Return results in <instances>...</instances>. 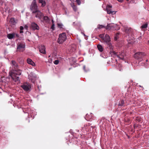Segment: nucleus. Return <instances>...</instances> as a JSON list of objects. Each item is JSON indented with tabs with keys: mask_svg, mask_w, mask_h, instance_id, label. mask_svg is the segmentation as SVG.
Listing matches in <instances>:
<instances>
[{
	"mask_svg": "<svg viewBox=\"0 0 149 149\" xmlns=\"http://www.w3.org/2000/svg\"><path fill=\"white\" fill-rule=\"evenodd\" d=\"M136 120L137 122L141 123H142L143 122L142 119L141 118L139 117H136Z\"/></svg>",
	"mask_w": 149,
	"mask_h": 149,
	"instance_id": "dca6fc26",
	"label": "nucleus"
},
{
	"mask_svg": "<svg viewBox=\"0 0 149 149\" xmlns=\"http://www.w3.org/2000/svg\"><path fill=\"white\" fill-rule=\"evenodd\" d=\"M57 25L58 27L60 29L62 28V27L63 26V24L60 23L58 24Z\"/></svg>",
	"mask_w": 149,
	"mask_h": 149,
	"instance_id": "c85d7f7f",
	"label": "nucleus"
},
{
	"mask_svg": "<svg viewBox=\"0 0 149 149\" xmlns=\"http://www.w3.org/2000/svg\"><path fill=\"white\" fill-rule=\"evenodd\" d=\"M27 63L33 66H35V64L34 63L30 58H28L27 60Z\"/></svg>",
	"mask_w": 149,
	"mask_h": 149,
	"instance_id": "4468645a",
	"label": "nucleus"
},
{
	"mask_svg": "<svg viewBox=\"0 0 149 149\" xmlns=\"http://www.w3.org/2000/svg\"><path fill=\"white\" fill-rule=\"evenodd\" d=\"M112 7V6L111 5H107V8H108L109 9V8H111Z\"/></svg>",
	"mask_w": 149,
	"mask_h": 149,
	"instance_id": "2f4dec72",
	"label": "nucleus"
},
{
	"mask_svg": "<svg viewBox=\"0 0 149 149\" xmlns=\"http://www.w3.org/2000/svg\"><path fill=\"white\" fill-rule=\"evenodd\" d=\"M14 37H16L17 38H18L19 37V35L18 34L14 33Z\"/></svg>",
	"mask_w": 149,
	"mask_h": 149,
	"instance_id": "7c9ffc66",
	"label": "nucleus"
},
{
	"mask_svg": "<svg viewBox=\"0 0 149 149\" xmlns=\"http://www.w3.org/2000/svg\"><path fill=\"white\" fill-rule=\"evenodd\" d=\"M119 66H120V65H119Z\"/></svg>",
	"mask_w": 149,
	"mask_h": 149,
	"instance_id": "a18cd8bd",
	"label": "nucleus"
},
{
	"mask_svg": "<svg viewBox=\"0 0 149 149\" xmlns=\"http://www.w3.org/2000/svg\"><path fill=\"white\" fill-rule=\"evenodd\" d=\"M39 1L40 3H41V6H44L46 4V2L44 0H39Z\"/></svg>",
	"mask_w": 149,
	"mask_h": 149,
	"instance_id": "a211bd4d",
	"label": "nucleus"
},
{
	"mask_svg": "<svg viewBox=\"0 0 149 149\" xmlns=\"http://www.w3.org/2000/svg\"><path fill=\"white\" fill-rule=\"evenodd\" d=\"M111 55L114 56H117L118 58L121 60H123L124 59L125 54L124 52H120L119 54L115 52V51H113L111 52Z\"/></svg>",
	"mask_w": 149,
	"mask_h": 149,
	"instance_id": "20e7f679",
	"label": "nucleus"
},
{
	"mask_svg": "<svg viewBox=\"0 0 149 149\" xmlns=\"http://www.w3.org/2000/svg\"><path fill=\"white\" fill-rule=\"evenodd\" d=\"M99 37L102 39V41L104 38V34H101L99 35Z\"/></svg>",
	"mask_w": 149,
	"mask_h": 149,
	"instance_id": "a878e982",
	"label": "nucleus"
},
{
	"mask_svg": "<svg viewBox=\"0 0 149 149\" xmlns=\"http://www.w3.org/2000/svg\"><path fill=\"white\" fill-rule=\"evenodd\" d=\"M5 8L6 9V11H8L9 10V9H8V8L7 7V6L6 7V8Z\"/></svg>",
	"mask_w": 149,
	"mask_h": 149,
	"instance_id": "f704fd0d",
	"label": "nucleus"
},
{
	"mask_svg": "<svg viewBox=\"0 0 149 149\" xmlns=\"http://www.w3.org/2000/svg\"><path fill=\"white\" fill-rule=\"evenodd\" d=\"M33 14H35L36 17L39 19H41L43 16V15L42 13H41L40 11L38 10L35 13H34Z\"/></svg>",
	"mask_w": 149,
	"mask_h": 149,
	"instance_id": "6e6552de",
	"label": "nucleus"
},
{
	"mask_svg": "<svg viewBox=\"0 0 149 149\" xmlns=\"http://www.w3.org/2000/svg\"><path fill=\"white\" fill-rule=\"evenodd\" d=\"M47 22L48 21V20H49V17H47Z\"/></svg>",
	"mask_w": 149,
	"mask_h": 149,
	"instance_id": "58836bf2",
	"label": "nucleus"
},
{
	"mask_svg": "<svg viewBox=\"0 0 149 149\" xmlns=\"http://www.w3.org/2000/svg\"><path fill=\"white\" fill-rule=\"evenodd\" d=\"M39 51L40 52L44 54H46L45 47L44 46L41 45L39 47Z\"/></svg>",
	"mask_w": 149,
	"mask_h": 149,
	"instance_id": "9b49d317",
	"label": "nucleus"
},
{
	"mask_svg": "<svg viewBox=\"0 0 149 149\" xmlns=\"http://www.w3.org/2000/svg\"><path fill=\"white\" fill-rule=\"evenodd\" d=\"M23 31L22 30H20V33H23Z\"/></svg>",
	"mask_w": 149,
	"mask_h": 149,
	"instance_id": "4c0bfd02",
	"label": "nucleus"
},
{
	"mask_svg": "<svg viewBox=\"0 0 149 149\" xmlns=\"http://www.w3.org/2000/svg\"><path fill=\"white\" fill-rule=\"evenodd\" d=\"M115 26H116V25L112 23L109 24L105 27V29L110 30L111 29L112 27H114Z\"/></svg>",
	"mask_w": 149,
	"mask_h": 149,
	"instance_id": "f8f14e48",
	"label": "nucleus"
},
{
	"mask_svg": "<svg viewBox=\"0 0 149 149\" xmlns=\"http://www.w3.org/2000/svg\"><path fill=\"white\" fill-rule=\"evenodd\" d=\"M59 61L58 60H55L54 61V63L55 65H57L58 64Z\"/></svg>",
	"mask_w": 149,
	"mask_h": 149,
	"instance_id": "c756f323",
	"label": "nucleus"
},
{
	"mask_svg": "<svg viewBox=\"0 0 149 149\" xmlns=\"http://www.w3.org/2000/svg\"><path fill=\"white\" fill-rule=\"evenodd\" d=\"M25 46L24 42L19 43L17 45V50L20 52H23L25 49Z\"/></svg>",
	"mask_w": 149,
	"mask_h": 149,
	"instance_id": "39448f33",
	"label": "nucleus"
},
{
	"mask_svg": "<svg viewBox=\"0 0 149 149\" xmlns=\"http://www.w3.org/2000/svg\"><path fill=\"white\" fill-rule=\"evenodd\" d=\"M144 65L146 66V64H144Z\"/></svg>",
	"mask_w": 149,
	"mask_h": 149,
	"instance_id": "c03bdc74",
	"label": "nucleus"
},
{
	"mask_svg": "<svg viewBox=\"0 0 149 149\" xmlns=\"http://www.w3.org/2000/svg\"><path fill=\"white\" fill-rule=\"evenodd\" d=\"M10 22L11 23V24H13L15 23V21L14 18H11Z\"/></svg>",
	"mask_w": 149,
	"mask_h": 149,
	"instance_id": "bb28decb",
	"label": "nucleus"
},
{
	"mask_svg": "<svg viewBox=\"0 0 149 149\" xmlns=\"http://www.w3.org/2000/svg\"><path fill=\"white\" fill-rule=\"evenodd\" d=\"M97 28L100 29H102V28H105V27L103 25H98Z\"/></svg>",
	"mask_w": 149,
	"mask_h": 149,
	"instance_id": "b1692460",
	"label": "nucleus"
},
{
	"mask_svg": "<svg viewBox=\"0 0 149 149\" xmlns=\"http://www.w3.org/2000/svg\"><path fill=\"white\" fill-rule=\"evenodd\" d=\"M102 42H105L106 43L110 42V38L109 35L107 34L105 35L104 38Z\"/></svg>",
	"mask_w": 149,
	"mask_h": 149,
	"instance_id": "9d476101",
	"label": "nucleus"
},
{
	"mask_svg": "<svg viewBox=\"0 0 149 149\" xmlns=\"http://www.w3.org/2000/svg\"><path fill=\"white\" fill-rule=\"evenodd\" d=\"M67 37L65 33H63L60 34L58 40V42L59 44L62 43L66 39Z\"/></svg>",
	"mask_w": 149,
	"mask_h": 149,
	"instance_id": "7ed1b4c3",
	"label": "nucleus"
},
{
	"mask_svg": "<svg viewBox=\"0 0 149 149\" xmlns=\"http://www.w3.org/2000/svg\"><path fill=\"white\" fill-rule=\"evenodd\" d=\"M20 30H23L24 29V27L22 26H21L20 27Z\"/></svg>",
	"mask_w": 149,
	"mask_h": 149,
	"instance_id": "72a5a7b5",
	"label": "nucleus"
},
{
	"mask_svg": "<svg viewBox=\"0 0 149 149\" xmlns=\"http://www.w3.org/2000/svg\"><path fill=\"white\" fill-rule=\"evenodd\" d=\"M21 86L26 91H29L30 90L31 86L29 83H24Z\"/></svg>",
	"mask_w": 149,
	"mask_h": 149,
	"instance_id": "423d86ee",
	"label": "nucleus"
},
{
	"mask_svg": "<svg viewBox=\"0 0 149 149\" xmlns=\"http://www.w3.org/2000/svg\"><path fill=\"white\" fill-rule=\"evenodd\" d=\"M117 29H120V28H119H119H118Z\"/></svg>",
	"mask_w": 149,
	"mask_h": 149,
	"instance_id": "37998d69",
	"label": "nucleus"
},
{
	"mask_svg": "<svg viewBox=\"0 0 149 149\" xmlns=\"http://www.w3.org/2000/svg\"><path fill=\"white\" fill-rule=\"evenodd\" d=\"M50 56H49V57H50Z\"/></svg>",
	"mask_w": 149,
	"mask_h": 149,
	"instance_id": "49530a36",
	"label": "nucleus"
},
{
	"mask_svg": "<svg viewBox=\"0 0 149 149\" xmlns=\"http://www.w3.org/2000/svg\"><path fill=\"white\" fill-rule=\"evenodd\" d=\"M149 1V0H148Z\"/></svg>",
	"mask_w": 149,
	"mask_h": 149,
	"instance_id": "8fccbe9b",
	"label": "nucleus"
},
{
	"mask_svg": "<svg viewBox=\"0 0 149 149\" xmlns=\"http://www.w3.org/2000/svg\"><path fill=\"white\" fill-rule=\"evenodd\" d=\"M52 24L51 26V28L52 30H54V22L53 19L52 20Z\"/></svg>",
	"mask_w": 149,
	"mask_h": 149,
	"instance_id": "393cba45",
	"label": "nucleus"
},
{
	"mask_svg": "<svg viewBox=\"0 0 149 149\" xmlns=\"http://www.w3.org/2000/svg\"><path fill=\"white\" fill-rule=\"evenodd\" d=\"M52 59L51 58H49V59H48V62H49V63H52Z\"/></svg>",
	"mask_w": 149,
	"mask_h": 149,
	"instance_id": "473e14b6",
	"label": "nucleus"
},
{
	"mask_svg": "<svg viewBox=\"0 0 149 149\" xmlns=\"http://www.w3.org/2000/svg\"><path fill=\"white\" fill-rule=\"evenodd\" d=\"M145 56L146 54L144 52H138L134 54V57L140 62L143 60V57Z\"/></svg>",
	"mask_w": 149,
	"mask_h": 149,
	"instance_id": "f03ea898",
	"label": "nucleus"
},
{
	"mask_svg": "<svg viewBox=\"0 0 149 149\" xmlns=\"http://www.w3.org/2000/svg\"><path fill=\"white\" fill-rule=\"evenodd\" d=\"M43 19L44 20H46L47 19V16H45L43 17Z\"/></svg>",
	"mask_w": 149,
	"mask_h": 149,
	"instance_id": "c9c22d12",
	"label": "nucleus"
},
{
	"mask_svg": "<svg viewBox=\"0 0 149 149\" xmlns=\"http://www.w3.org/2000/svg\"><path fill=\"white\" fill-rule=\"evenodd\" d=\"M31 11H32V13L36 12L38 9V6L36 2L34 1L32 2L30 7Z\"/></svg>",
	"mask_w": 149,
	"mask_h": 149,
	"instance_id": "0eeeda50",
	"label": "nucleus"
},
{
	"mask_svg": "<svg viewBox=\"0 0 149 149\" xmlns=\"http://www.w3.org/2000/svg\"><path fill=\"white\" fill-rule=\"evenodd\" d=\"M107 45V48H109L110 49V52L111 51V50L113 49L112 46L110 43V42L106 43Z\"/></svg>",
	"mask_w": 149,
	"mask_h": 149,
	"instance_id": "2eb2a0df",
	"label": "nucleus"
},
{
	"mask_svg": "<svg viewBox=\"0 0 149 149\" xmlns=\"http://www.w3.org/2000/svg\"><path fill=\"white\" fill-rule=\"evenodd\" d=\"M148 27V24L147 23H146L142 26H141V28L142 29H145L147 28Z\"/></svg>",
	"mask_w": 149,
	"mask_h": 149,
	"instance_id": "5701e85b",
	"label": "nucleus"
},
{
	"mask_svg": "<svg viewBox=\"0 0 149 149\" xmlns=\"http://www.w3.org/2000/svg\"><path fill=\"white\" fill-rule=\"evenodd\" d=\"M14 37V33H10L7 35V37L9 39H12Z\"/></svg>",
	"mask_w": 149,
	"mask_h": 149,
	"instance_id": "f3484780",
	"label": "nucleus"
},
{
	"mask_svg": "<svg viewBox=\"0 0 149 149\" xmlns=\"http://www.w3.org/2000/svg\"><path fill=\"white\" fill-rule=\"evenodd\" d=\"M119 70H120V71H121V68H120L119 69Z\"/></svg>",
	"mask_w": 149,
	"mask_h": 149,
	"instance_id": "a19ab883",
	"label": "nucleus"
},
{
	"mask_svg": "<svg viewBox=\"0 0 149 149\" xmlns=\"http://www.w3.org/2000/svg\"><path fill=\"white\" fill-rule=\"evenodd\" d=\"M124 29L125 32L128 34L131 33L132 31V29L131 28H128L127 27H125Z\"/></svg>",
	"mask_w": 149,
	"mask_h": 149,
	"instance_id": "ddd939ff",
	"label": "nucleus"
},
{
	"mask_svg": "<svg viewBox=\"0 0 149 149\" xmlns=\"http://www.w3.org/2000/svg\"><path fill=\"white\" fill-rule=\"evenodd\" d=\"M127 1H128L129 0H126Z\"/></svg>",
	"mask_w": 149,
	"mask_h": 149,
	"instance_id": "09e8293b",
	"label": "nucleus"
},
{
	"mask_svg": "<svg viewBox=\"0 0 149 149\" xmlns=\"http://www.w3.org/2000/svg\"><path fill=\"white\" fill-rule=\"evenodd\" d=\"M119 33H117L114 36V39L115 40H116L119 38Z\"/></svg>",
	"mask_w": 149,
	"mask_h": 149,
	"instance_id": "412c9836",
	"label": "nucleus"
},
{
	"mask_svg": "<svg viewBox=\"0 0 149 149\" xmlns=\"http://www.w3.org/2000/svg\"><path fill=\"white\" fill-rule=\"evenodd\" d=\"M148 61V60H146V62H147Z\"/></svg>",
	"mask_w": 149,
	"mask_h": 149,
	"instance_id": "79ce46f5",
	"label": "nucleus"
},
{
	"mask_svg": "<svg viewBox=\"0 0 149 149\" xmlns=\"http://www.w3.org/2000/svg\"><path fill=\"white\" fill-rule=\"evenodd\" d=\"M106 10L107 13L108 14H110L113 13V11H112L111 10L108 8H106Z\"/></svg>",
	"mask_w": 149,
	"mask_h": 149,
	"instance_id": "4be33fe9",
	"label": "nucleus"
},
{
	"mask_svg": "<svg viewBox=\"0 0 149 149\" xmlns=\"http://www.w3.org/2000/svg\"><path fill=\"white\" fill-rule=\"evenodd\" d=\"M118 2L122 3L123 2V0H117Z\"/></svg>",
	"mask_w": 149,
	"mask_h": 149,
	"instance_id": "e433bc0d",
	"label": "nucleus"
},
{
	"mask_svg": "<svg viewBox=\"0 0 149 149\" xmlns=\"http://www.w3.org/2000/svg\"><path fill=\"white\" fill-rule=\"evenodd\" d=\"M97 48L100 52H102L103 51V48L100 45H98L97 46Z\"/></svg>",
	"mask_w": 149,
	"mask_h": 149,
	"instance_id": "6ab92c4d",
	"label": "nucleus"
},
{
	"mask_svg": "<svg viewBox=\"0 0 149 149\" xmlns=\"http://www.w3.org/2000/svg\"><path fill=\"white\" fill-rule=\"evenodd\" d=\"M124 104L125 103L124 100H121L120 101L119 103L118 104V106H123L124 105Z\"/></svg>",
	"mask_w": 149,
	"mask_h": 149,
	"instance_id": "aec40b11",
	"label": "nucleus"
},
{
	"mask_svg": "<svg viewBox=\"0 0 149 149\" xmlns=\"http://www.w3.org/2000/svg\"><path fill=\"white\" fill-rule=\"evenodd\" d=\"M31 28L33 30H39V28L37 24L35 22H33L31 24Z\"/></svg>",
	"mask_w": 149,
	"mask_h": 149,
	"instance_id": "1a4fd4ad",
	"label": "nucleus"
},
{
	"mask_svg": "<svg viewBox=\"0 0 149 149\" xmlns=\"http://www.w3.org/2000/svg\"><path fill=\"white\" fill-rule=\"evenodd\" d=\"M12 70L13 72H10V76H11L15 82L19 80V78L17 75H20L21 74V71L18 68V65L17 63L15 61L12 60L11 63Z\"/></svg>",
	"mask_w": 149,
	"mask_h": 149,
	"instance_id": "f257e3e1",
	"label": "nucleus"
},
{
	"mask_svg": "<svg viewBox=\"0 0 149 149\" xmlns=\"http://www.w3.org/2000/svg\"><path fill=\"white\" fill-rule=\"evenodd\" d=\"M148 42H149V41H148Z\"/></svg>",
	"mask_w": 149,
	"mask_h": 149,
	"instance_id": "de8ad7c7",
	"label": "nucleus"
},
{
	"mask_svg": "<svg viewBox=\"0 0 149 149\" xmlns=\"http://www.w3.org/2000/svg\"><path fill=\"white\" fill-rule=\"evenodd\" d=\"M72 7L73 8V10H74L75 11H76L77 10V7L75 6L74 4L73 5V6H72Z\"/></svg>",
	"mask_w": 149,
	"mask_h": 149,
	"instance_id": "cd10ccee",
	"label": "nucleus"
},
{
	"mask_svg": "<svg viewBox=\"0 0 149 149\" xmlns=\"http://www.w3.org/2000/svg\"><path fill=\"white\" fill-rule=\"evenodd\" d=\"M85 66H84L83 67V68H84V70H85Z\"/></svg>",
	"mask_w": 149,
	"mask_h": 149,
	"instance_id": "ea45409f",
	"label": "nucleus"
}]
</instances>
